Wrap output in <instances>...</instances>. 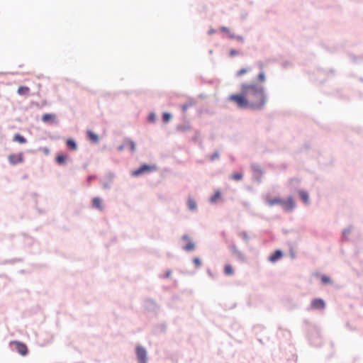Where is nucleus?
Here are the masks:
<instances>
[{
    "instance_id": "1",
    "label": "nucleus",
    "mask_w": 363,
    "mask_h": 363,
    "mask_svg": "<svg viewBox=\"0 0 363 363\" xmlns=\"http://www.w3.org/2000/svg\"><path fill=\"white\" fill-rule=\"evenodd\" d=\"M228 100L240 108L260 110L265 106L267 97L264 87L243 82L240 84V92L230 94Z\"/></svg>"
},
{
    "instance_id": "2",
    "label": "nucleus",
    "mask_w": 363,
    "mask_h": 363,
    "mask_svg": "<svg viewBox=\"0 0 363 363\" xmlns=\"http://www.w3.org/2000/svg\"><path fill=\"white\" fill-rule=\"evenodd\" d=\"M156 169L155 166H150L148 164H143L139 169L134 170L132 172L133 177H138L141 174L149 173Z\"/></svg>"
},
{
    "instance_id": "3",
    "label": "nucleus",
    "mask_w": 363,
    "mask_h": 363,
    "mask_svg": "<svg viewBox=\"0 0 363 363\" xmlns=\"http://www.w3.org/2000/svg\"><path fill=\"white\" fill-rule=\"evenodd\" d=\"M11 345H15L16 351L22 356L26 355L28 352V350L26 345L21 342L12 341L11 342Z\"/></svg>"
},
{
    "instance_id": "4",
    "label": "nucleus",
    "mask_w": 363,
    "mask_h": 363,
    "mask_svg": "<svg viewBox=\"0 0 363 363\" xmlns=\"http://www.w3.org/2000/svg\"><path fill=\"white\" fill-rule=\"evenodd\" d=\"M136 354L139 363H147V352L144 347L141 346H137Z\"/></svg>"
},
{
    "instance_id": "5",
    "label": "nucleus",
    "mask_w": 363,
    "mask_h": 363,
    "mask_svg": "<svg viewBox=\"0 0 363 363\" xmlns=\"http://www.w3.org/2000/svg\"><path fill=\"white\" fill-rule=\"evenodd\" d=\"M8 160L12 165L22 163L23 162V153L11 154L8 157Z\"/></svg>"
},
{
    "instance_id": "6",
    "label": "nucleus",
    "mask_w": 363,
    "mask_h": 363,
    "mask_svg": "<svg viewBox=\"0 0 363 363\" xmlns=\"http://www.w3.org/2000/svg\"><path fill=\"white\" fill-rule=\"evenodd\" d=\"M283 209L286 211H291L295 208V203L292 197H289L286 201L283 200L281 203Z\"/></svg>"
},
{
    "instance_id": "7",
    "label": "nucleus",
    "mask_w": 363,
    "mask_h": 363,
    "mask_svg": "<svg viewBox=\"0 0 363 363\" xmlns=\"http://www.w3.org/2000/svg\"><path fill=\"white\" fill-rule=\"evenodd\" d=\"M325 307V301L321 298H314L311 303L312 309H323Z\"/></svg>"
},
{
    "instance_id": "8",
    "label": "nucleus",
    "mask_w": 363,
    "mask_h": 363,
    "mask_svg": "<svg viewBox=\"0 0 363 363\" xmlns=\"http://www.w3.org/2000/svg\"><path fill=\"white\" fill-rule=\"evenodd\" d=\"M182 239L186 242V246L184 247V249L186 251H191L194 249L195 245L194 243L190 240V238L185 235L182 237Z\"/></svg>"
},
{
    "instance_id": "9",
    "label": "nucleus",
    "mask_w": 363,
    "mask_h": 363,
    "mask_svg": "<svg viewBox=\"0 0 363 363\" xmlns=\"http://www.w3.org/2000/svg\"><path fill=\"white\" fill-rule=\"evenodd\" d=\"M283 256V253L280 250H277L271 256L269 257V260L271 262H276L280 259Z\"/></svg>"
},
{
    "instance_id": "10",
    "label": "nucleus",
    "mask_w": 363,
    "mask_h": 363,
    "mask_svg": "<svg viewBox=\"0 0 363 363\" xmlns=\"http://www.w3.org/2000/svg\"><path fill=\"white\" fill-rule=\"evenodd\" d=\"M44 123H53L56 121V116L54 113H45L42 117Z\"/></svg>"
},
{
    "instance_id": "11",
    "label": "nucleus",
    "mask_w": 363,
    "mask_h": 363,
    "mask_svg": "<svg viewBox=\"0 0 363 363\" xmlns=\"http://www.w3.org/2000/svg\"><path fill=\"white\" fill-rule=\"evenodd\" d=\"M17 92L19 95L28 96L30 92V89L28 86H21L18 87Z\"/></svg>"
},
{
    "instance_id": "12",
    "label": "nucleus",
    "mask_w": 363,
    "mask_h": 363,
    "mask_svg": "<svg viewBox=\"0 0 363 363\" xmlns=\"http://www.w3.org/2000/svg\"><path fill=\"white\" fill-rule=\"evenodd\" d=\"M267 203L270 206L279 204L281 206L283 200L279 198L269 199L267 200Z\"/></svg>"
},
{
    "instance_id": "13",
    "label": "nucleus",
    "mask_w": 363,
    "mask_h": 363,
    "mask_svg": "<svg viewBox=\"0 0 363 363\" xmlns=\"http://www.w3.org/2000/svg\"><path fill=\"white\" fill-rule=\"evenodd\" d=\"M67 159V156L66 155L58 154L55 158V160L59 164H63L65 163Z\"/></svg>"
},
{
    "instance_id": "14",
    "label": "nucleus",
    "mask_w": 363,
    "mask_h": 363,
    "mask_svg": "<svg viewBox=\"0 0 363 363\" xmlns=\"http://www.w3.org/2000/svg\"><path fill=\"white\" fill-rule=\"evenodd\" d=\"M187 205L191 211H194L196 208V203L194 199L191 197H189L187 201Z\"/></svg>"
},
{
    "instance_id": "15",
    "label": "nucleus",
    "mask_w": 363,
    "mask_h": 363,
    "mask_svg": "<svg viewBox=\"0 0 363 363\" xmlns=\"http://www.w3.org/2000/svg\"><path fill=\"white\" fill-rule=\"evenodd\" d=\"M67 147L72 150H76L77 148L76 143L70 138L67 140Z\"/></svg>"
},
{
    "instance_id": "16",
    "label": "nucleus",
    "mask_w": 363,
    "mask_h": 363,
    "mask_svg": "<svg viewBox=\"0 0 363 363\" xmlns=\"http://www.w3.org/2000/svg\"><path fill=\"white\" fill-rule=\"evenodd\" d=\"M298 194H299V196H300L301 199L303 200V201L305 203H308L309 197H308V193L306 191H300L298 192Z\"/></svg>"
},
{
    "instance_id": "17",
    "label": "nucleus",
    "mask_w": 363,
    "mask_h": 363,
    "mask_svg": "<svg viewBox=\"0 0 363 363\" xmlns=\"http://www.w3.org/2000/svg\"><path fill=\"white\" fill-rule=\"evenodd\" d=\"M93 203H94V206L96 208H99V210L103 209V202H102L101 199H100L99 198H95L93 200Z\"/></svg>"
},
{
    "instance_id": "18",
    "label": "nucleus",
    "mask_w": 363,
    "mask_h": 363,
    "mask_svg": "<svg viewBox=\"0 0 363 363\" xmlns=\"http://www.w3.org/2000/svg\"><path fill=\"white\" fill-rule=\"evenodd\" d=\"M224 273L225 275L230 276L233 274L234 269L230 264H226L224 267Z\"/></svg>"
},
{
    "instance_id": "19",
    "label": "nucleus",
    "mask_w": 363,
    "mask_h": 363,
    "mask_svg": "<svg viewBox=\"0 0 363 363\" xmlns=\"http://www.w3.org/2000/svg\"><path fill=\"white\" fill-rule=\"evenodd\" d=\"M220 31L226 33L230 38H235V35L230 31V30L228 28L223 26L220 27Z\"/></svg>"
},
{
    "instance_id": "20",
    "label": "nucleus",
    "mask_w": 363,
    "mask_h": 363,
    "mask_svg": "<svg viewBox=\"0 0 363 363\" xmlns=\"http://www.w3.org/2000/svg\"><path fill=\"white\" fill-rule=\"evenodd\" d=\"M13 140L21 144L26 143V138L20 134H16L13 137Z\"/></svg>"
},
{
    "instance_id": "21",
    "label": "nucleus",
    "mask_w": 363,
    "mask_h": 363,
    "mask_svg": "<svg viewBox=\"0 0 363 363\" xmlns=\"http://www.w3.org/2000/svg\"><path fill=\"white\" fill-rule=\"evenodd\" d=\"M125 146L130 148V150L132 152H134L135 150V145L134 142H133V141L127 140L125 143Z\"/></svg>"
},
{
    "instance_id": "22",
    "label": "nucleus",
    "mask_w": 363,
    "mask_h": 363,
    "mask_svg": "<svg viewBox=\"0 0 363 363\" xmlns=\"http://www.w3.org/2000/svg\"><path fill=\"white\" fill-rule=\"evenodd\" d=\"M172 118V116L169 113H164L162 115V120L164 123H168Z\"/></svg>"
},
{
    "instance_id": "23",
    "label": "nucleus",
    "mask_w": 363,
    "mask_h": 363,
    "mask_svg": "<svg viewBox=\"0 0 363 363\" xmlns=\"http://www.w3.org/2000/svg\"><path fill=\"white\" fill-rule=\"evenodd\" d=\"M220 197V191H216L215 194L211 198V202L215 203Z\"/></svg>"
},
{
    "instance_id": "24",
    "label": "nucleus",
    "mask_w": 363,
    "mask_h": 363,
    "mask_svg": "<svg viewBox=\"0 0 363 363\" xmlns=\"http://www.w3.org/2000/svg\"><path fill=\"white\" fill-rule=\"evenodd\" d=\"M257 80L262 83L265 82V74L263 71H261L258 74Z\"/></svg>"
},
{
    "instance_id": "25",
    "label": "nucleus",
    "mask_w": 363,
    "mask_h": 363,
    "mask_svg": "<svg viewBox=\"0 0 363 363\" xmlns=\"http://www.w3.org/2000/svg\"><path fill=\"white\" fill-rule=\"evenodd\" d=\"M248 72H249V69L247 68H242L241 69H240L236 73V76L237 77H241V76H242L243 74H246Z\"/></svg>"
},
{
    "instance_id": "26",
    "label": "nucleus",
    "mask_w": 363,
    "mask_h": 363,
    "mask_svg": "<svg viewBox=\"0 0 363 363\" xmlns=\"http://www.w3.org/2000/svg\"><path fill=\"white\" fill-rule=\"evenodd\" d=\"M194 105V104L192 102H189V103H186V104H184L182 106V109L184 112H186L187 111V109L192 106Z\"/></svg>"
},
{
    "instance_id": "27",
    "label": "nucleus",
    "mask_w": 363,
    "mask_h": 363,
    "mask_svg": "<svg viewBox=\"0 0 363 363\" xmlns=\"http://www.w3.org/2000/svg\"><path fill=\"white\" fill-rule=\"evenodd\" d=\"M232 178L236 181H239L242 179V174L241 173H234L232 174Z\"/></svg>"
},
{
    "instance_id": "28",
    "label": "nucleus",
    "mask_w": 363,
    "mask_h": 363,
    "mask_svg": "<svg viewBox=\"0 0 363 363\" xmlns=\"http://www.w3.org/2000/svg\"><path fill=\"white\" fill-rule=\"evenodd\" d=\"M193 262L194 264H195L196 267V268H199L201 267V261L199 258L198 257H195L193 259Z\"/></svg>"
},
{
    "instance_id": "29",
    "label": "nucleus",
    "mask_w": 363,
    "mask_h": 363,
    "mask_svg": "<svg viewBox=\"0 0 363 363\" xmlns=\"http://www.w3.org/2000/svg\"><path fill=\"white\" fill-rule=\"evenodd\" d=\"M321 280L323 284H330L331 282L330 279L326 276H322Z\"/></svg>"
},
{
    "instance_id": "30",
    "label": "nucleus",
    "mask_w": 363,
    "mask_h": 363,
    "mask_svg": "<svg viewBox=\"0 0 363 363\" xmlns=\"http://www.w3.org/2000/svg\"><path fill=\"white\" fill-rule=\"evenodd\" d=\"M148 119L150 122H155V120H156V116L154 113H151L150 114V116H148Z\"/></svg>"
},
{
    "instance_id": "31",
    "label": "nucleus",
    "mask_w": 363,
    "mask_h": 363,
    "mask_svg": "<svg viewBox=\"0 0 363 363\" xmlns=\"http://www.w3.org/2000/svg\"><path fill=\"white\" fill-rule=\"evenodd\" d=\"M91 138H92V143H97L99 141V138L96 135L92 133Z\"/></svg>"
},
{
    "instance_id": "32",
    "label": "nucleus",
    "mask_w": 363,
    "mask_h": 363,
    "mask_svg": "<svg viewBox=\"0 0 363 363\" xmlns=\"http://www.w3.org/2000/svg\"><path fill=\"white\" fill-rule=\"evenodd\" d=\"M238 54V52L235 50H232L230 51V56H235V55H237Z\"/></svg>"
},
{
    "instance_id": "33",
    "label": "nucleus",
    "mask_w": 363,
    "mask_h": 363,
    "mask_svg": "<svg viewBox=\"0 0 363 363\" xmlns=\"http://www.w3.org/2000/svg\"><path fill=\"white\" fill-rule=\"evenodd\" d=\"M218 157V153H215V154H213V155H212L211 156V160H215V159H216Z\"/></svg>"
},
{
    "instance_id": "34",
    "label": "nucleus",
    "mask_w": 363,
    "mask_h": 363,
    "mask_svg": "<svg viewBox=\"0 0 363 363\" xmlns=\"http://www.w3.org/2000/svg\"><path fill=\"white\" fill-rule=\"evenodd\" d=\"M87 134H88L89 137L91 138V131H87Z\"/></svg>"
}]
</instances>
